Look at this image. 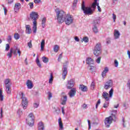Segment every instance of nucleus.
Here are the masks:
<instances>
[{
    "label": "nucleus",
    "instance_id": "nucleus-1",
    "mask_svg": "<svg viewBox=\"0 0 130 130\" xmlns=\"http://www.w3.org/2000/svg\"><path fill=\"white\" fill-rule=\"evenodd\" d=\"M98 1L94 0V3L90 7H85V2L84 1L82 2L81 9L83 11L85 15H93V13L95 12V10H96V6H98L99 12H101V8L99 6V3H97Z\"/></svg>",
    "mask_w": 130,
    "mask_h": 130
},
{
    "label": "nucleus",
    "instance_id": "nucleus-2",
    "mask_svg": "<svg viewBox=\"0 0 130 130\" xmlns=\"http://www.w3.org/2000/svg\"><path fill=\"white\" fill-rule=\"evenodd\" d=\"M55 12L58 23H59V24L63 23V22H64V18L67 16L66 12L62 10H59L58 9H56Z\"/></svg>",
    "mask_w": 130,
    "mask_h": 130
},
{
    "label": "nucleus",
    "instance_id": "nucleus-3",
    "mask_svg": "<svg viewBox=\"0 0 130 130\" xmlns=\"http://www.w3.org/2000/svg\"><path fill=\"white\" fill-rule=\"evenodd\" d=\"M19 96L21 99H22V105L23 109H26L27 108V106H28V100L27 98H25L24 93L22 92H19Z\"/></svg>",
    "mask_w": 130,
    "mask_h": 130
},
{
    "label": "nucleus",
    "instance_id": "nucleus-4",
    "mask_svg": "<svg viewBox=\"0 0 130 130\" xmlns=\"http://www.w3.org/2000/svg\"><path fill=\"white\" fill-rule=\"evenodd\" d=\"M101 47V44H100V43L96 44L93 50V54H94L95 56H99V55L101 54V52H102Z\"/></svg>",
    "mask_w": 130,
    "mask_h": 130
},
{
    "label": "nucleus",
    "instance_id": "nucleus-5",
    "mask_svg": "<svg viewBox=\"0 0 130 130\" xmlns=\"http://www.w3.org/2000/svg\"><path fill=\"white\" fill-rule=\"evenodd\" d=\"M34 115L33 113H30L26 119V123L29 126H33L34 125Z\"/></svg>",
    "mask_w": 130,
    "mask_h": 130
},
{
    "label": "nucleus",
    "instance_id": "nucleus-6",
    "mask_svg": "<svg viewBox=\"0 0 130 130\" xmlns=\"http://www.w3.org/2000/svg\"><path fill=\"white\" fill-rule=\"evenodd\" d=\"M10 82L11 80L10 79H6L4 81L6 91L7 92V94H11V87H12V84L10 83Z\"/></svg>",
    "mask_w": 130,
    "mask_h": 130
},
{
    "label": "nucleus",
    "instance_id": "nucleus-7",
    "mask_svg": "<svg viewBox=\"0 0 130 130\" xmlns=\"http://www.w3.org/2000/svg\"><path fill=\"white\" fill-rule=\"evenodd\" d=\"M64 22L66 25H71L74 23V17L70 14H67L65 17Z\"/></svg>",
    "mask_w": 130,
    "mask_h": 130
},
{
    "label": "nucleus",
    "instance_id": "nucleus-8",
    "mask_svg": "<svg viewBox=\"0 0 130 130\" xmlns=\"http://www.w3.org/2000/svg\"><path fill=\"white\" fill-rule=\"evenodd\" d=\"M68 64H69V62H67L66 65H63L62 69V79L63 80H66V77L68 75Z\"/></svg>",
    "mask_w": 130,
    "mask_h": 130
},
{
    "label": "nucleus",
    "instance_id": "nucleus-9",
    "mask_svg": "<svg viewBox=\"0 0 130 130\" xmlns=\"http://www.w3.org/2000/svg\"><path fill=\"white\" fill-rule=\"evenodd\" d=\"M112 120H113V118H112V116H109V117L105 118V124L106 125V127H109V126H110V124L112 123Z\"/></svg>",
    "mask_w": 130,
    "mask_h": 130
},
{
    "label": "nucleus",
    "instance_id": "nucleus-10",
    "mask_svg": "<svg viewBox=\"0 0 130 130\" xmlns=\"http://www.w3.org/2000/svg\"><path fill=\"white\" fill-rule=\"evenodd\" d=\"M75 86V79H72L68 81V84L67 85V89H73V87Z\"/></svg>",
    "mask_w": 130,
    "mask_h": 130
},
{
    "label": "nucleus",
    "instance_id": "nucleus-11",
    "mask_svg": "<svg viewBox=\"0 0 130 130\" xmlns=\"http://www.w3.org/2000/svg\"><path fill=\"white\" fill-rule=\"evenodd\" d=\"M38 13L36 12H32L30 14V17L33 20V22H36V20H38Z\"/></svg>",
    "mask_w": 130,
    "mask_h": 130
},
{
    "label": "nucleus",
    "instance_id": "nucleus-12",
    "mask_svg": "<svg viewBox=\"0 0 130 130\" xmlns=\"http://www.w3.org/2000/svg\"><path fill=\"white\" fill-rule=\"evenodd\" d=\"M113 85V82L112 80H108L106 82V84L104 85V88L106 90H108L109 88H111Z\"/></svg>",
    "mask_w": 130,
    "mask_h": 130
},
{
    "label": "nucleus",
    "instance_id": "nucleus-13",
    "mask_svg": "<svg viewBox=\"0 0 130 130\" xmlns=\"http://www.w3.org/2000/svg\"><path fill=\"white\" fill-rule=\"evenodd\" d=\"M76 93H77V89L76 88H71L70 92L68 93V95H69L70 98H72L73 97H74V96H75Z\"/></svg>",
    "mask_w": 130,
    "mask_h": 130
},
{
    "label": "nucleus",
    "instance_id": "nucleus-14",
    "mask_svg": "<svg viewBox=\"0 0 130 130\" xmlns=\"http://www.w3.org/2000/svg\"><path fill=\"white\" fill-rule=\"evenodd\" d=\"M21 7V3H16L14 8V11L15 12V13H18V12L20 11Z\"/></svg>",
    "mask_w": 130,
    "mask_h": 130
},
{
    "label": "nucleus",
    "instance_id": "nucleus-15",
    "mask_svg": "<svg viewBox=\"0 0 130 130\" xmlns=\"http://www.w3.org/2000/svg\"><path fill=\"white\" fill-rule=\"evenodd\" d=\"M109 72V69L108 68V67H105L104 68V71L102 73V77L104 78L105 77H106V74Z\"/></svg>",
    "mask_w": 130,
    "mask_h": 130
},
{
    "label": "nucleus",
    "instance_id": "nucleus-16",
    "mask_svg": "<svg viewBox=\"0 0 130 130\" xmlns=\"http://www.w3.org/2000/svg\"><path fill=\"white\" fill-rule=\"evenodd\" d=\"M119 36H120V33L119 31L115 29L114 30V37L115 39H118L119 38Z\"/></svg>",
    "mask_w": 130,
    "mask_h": 130
},
{
    "label": "nucleus",
    "instance_id": "nucleus-17",
    "mask_svg": "<svg viewBox=\"0 0 130 130\" xmlns=\"http://www.w3.org/2000/svg\"><path fill=\"white\" fill-rule=\"evenodd\" d=\"M26 30L25 32L27 34H31L32 32V29H31V26L30 25H25Z\"/></svg>",
    "mask_w": 130,
    "mask_h": 130
},
{
    "label": "nucleus",
    "instance_id": "nucleus-18",
    "mask_svg": "<svg viewBox=\"0 0 130 130\" xmlns=\"http://www.w3.org/2000/svg\"><path fill=\"white\" fill-rule=\"evenodd\" d=\"M38 130H44V123L42 121L39 122L38 124Z\"/></svg>",
    "mask_w": 130,
    "mask_h": 130
},
{
    "label": "nucleus",
    "instance_id": "nucleus-19",
    "mask_svg": "<svg viewBox=\"0 0 130 130\" xmlns=\"http://www.w3.org/2000/svg\"><path fill=\"white\" fill-rule=\"evenodd\" d=\"M58 125L59 129V130H63V124H62V121H61V118H59L58 120Z\"/></svg>",
    "mask_w": 130,
    "mask_h": 130
},
{
    "label": "nucleus",
    "instance_id": "nucleus-20",
    "mask_svg": "<svg viewBox=\"0 0 130 130\" xmlns=\"http://www.w3.org/2000/svg\"><path fill=\"white\" fill-rule=\"evenodd\" d=\"M32 31L35 34H36V32L37 31V21H33Z\"/></svg>",
    "mask_w": 130,
    "mask_h": 130
},
{
    "label": "nucleus",
    "instance_id": "nucleus-21",
    "mask_svg": "<svg viewBox=\"0 0 130 130\" xmlns=\"http://www.w3.org/2000/svg\"><path fill=\"white\" fill-rule=\"evenodd\" d=\"M61 104L62 105H66L67 104V101H68V96L67 95H63V98L61 99Z\"/></svg>",
    "mask_w": 130,
    "mask_h": 130
},
{
    "label": "nucleus",
    "instance_id": "nucleus-22",
    "mask_svg": "<svg viewBox=\"0 0 130 130\" xmlns=\"http://www.w3.org/2000/svg\"><path fill=\"white\" fill-rule=\"evenodd\" d=\"M102 96L106 101H109V98H108V96H109V94L108 93L104 91L103 92Z\"/></svg>",
    "mask_w": 130,
    "mask_h": 130
},
{
    "label": "nucleus",
    "instance_id": "nucleus-23",
    "mask_svg": "<svg viewBox=\"0 0 130 130\" xmlns=\"http://www.w3.org/2000/svg\"><path fill=\"white\" fill-rule=\"evenodd\" d=\"M100 22V17H98L95 19H94L93 21L92 25L93 26H97V25L99 24Z\"/></svg>",
    "mask_w": 130,
    "mask_h": 130
},
{
    "label": "nucleus",
    "instance_id": "nucleus-24",
    "mask_svg": "<svg viewBox=\"0 0 130 130\" xmlns=\"http://www.w3.org/2000/svg\"><path fill=\"white\" fill-rule=\"evenodd\" d=\"M26 86H27L28 89H32L33 88V83L30 80H27L26 82Z\"/></svg>",
    "mask_w": 130,
    "mask_h": 130
},
{
    "label": "nucleus",
    "instance_id": "nucleus-25",
    "mask_svg": "<svg viewBox=\"0 0 130 130\" xmlns=\"http://www.w3.org/2000/svg\"><path fill=\"white\" fill-rule=\"evenodd\" d=\"M86 63L87 64H93L94 63V60L91 58L88 57L86 58Z\"/></svg>",
    "mask_w": 130,
    "mask_h": 130
},
{
    "label": "nucleus",
    "instance_id": "nucleus-26",
    "mask_svg": "<svg viewBox=\"0 0 130 130\" xmlns=\"http://www.w3.org/2000/svg\"><path fill=\"white\" fill-rule=\"evenodd\" d=\"M80 90H81L82 92H86L87 91V86L82 84L79 86Z\"/></svg>",
    "mask_w": 130,
    "mask_h": 130
},
{
    "label": "nucleus",
    "instance_id": "nucleus-27",
    "mask_svg": "<svg viewBox=\"0 0 130 130\" xmlns=\"http://www.w3.org/2000/svg\"><path fill=\"white\" fill-rule=\"evenodd\" d=\"M36 62L38 67H39V68L42 67L41 63H40V60H39V58L38 57V56L37 57Z\"/></svg>",
    "mask_w": 130,
    "mask_h": 130
},
{
    "label": "nucleus",
    "instance_id": "nucleus-28",
    "mask_svg": "<svg viewBox=\"0 0 130 130\" xmlns=\"http://www.w3.org/2000/svg\"><path fill=\"white\" fill-rule=\"evenodd\" d=\"M45 45V40H42L41 43V50L44 49V46Z\"/></svg>",
    "mask_w": 130,
    "mask_h": 130
},
{
    "label": "nucleus",
    "instance_id": "nucleus-29",
    "mask_svg": "<svg viewBox=\"0 0 130 130\" xmlns=\"http://www.w3.org/2000/svg\"><path fill=\"white\" fill-rule=\"evenodd\" d=\"M46 23V17H44L42 20V26L43 28L45 27V23Z\"/></svg>",
    "mask_w": 130,
    "mask_h": 130
},
{
    "label": "nucleus",
    "instance_id": "nucleus-30",
    "mask_svg": "<svg viewBox=\"0 0 130 130\" xmlns=\"http://www.w3.org/2000/svg\"><path fill=\"white\" fill-rule=\"evenodd\" d=\"M13 55V48L10 49V52L8 53L7 56H8L9 58H11Z\"/></svg>",
    "mask_w": 130,
    "mask_h": 130
},
{
    "label": "nucleus",
    "instance_id": "nucleus-31",
    "mask_svg": "<svg viewBox=\"0 0 130 130\" xmlns=\"http://www.w3.org/2000/svg\"><path fill=\"white\" fill-rule=\"evenodd\" d=\"M42 60H43V62H44V63H47V62H48V61H49V59H48V58H47L45 56H43L42 57Z\"/></svg>",
    "mask_w": 130,
    "mask_h": 130
},
{
    "label": "nucleus",
    "instance_id": "nucleus-32",
    "mask_svg": "<svg viewBox=\"0 0 130 130\" xmlns=\"http://www.w3.org/2000/svg\"><path fill=\"white\" fill-rule=\"evenodd\" d=\"M53 81V75L52 73L50 74V78L49 79V84H52V82Z\"/></svg>",
    "mask_w": 130,
    "mask_h": 130
},
{
    "label": "nucleus",
    "instance_id": "nucleus-33",
    "mask_svg": "<svg viewBox=\"0 0 130 130\" xmlns=\"http://www.w3.org/2000/svg\"><path fill=\"white\" fill-rule=\"evenodd\" d=\"M0 101H4V95H3V90L0 89Z\"/></svg>",
    "mask_w": 130,
    "mask_h": 130
},
{
    "label": "nucleus",
    "instance_id": "nucleus-34",
    "mask_svg": "<svg viewBox=\"0 0 130 130\" xmlns=\"http://www.w3.org/2000/svg\"><path fill=\"white\" fill-rule=\"evenodd\" d=\"M92 30L94 33H98V32H99V30H98V28H97V26H93L92 27Z\"/></svg>",
    "mask_w": 130,
    "mask_h": 130
},
{
    "label": "nucleus",
    "instance_id": "nucleus-35",
    "mask_svg": "<svg viewBox=\"0 0 130 130\" xmlns=\"http://www.w3.org/2000/svg\"><path fill=\"white\" fill-rule=\"evenodd\" d=\"M83 41L87 43V42H89V38L87 37H85L83 38L82 42H83Z\"/></svg>",
    "mask_w": 130,
    "mask_h": 130
},
{
    "label": "nucleus",
    "instance_id": "nucleus-36",
    "mask_svg": "<svg viewBox=\"0 0 130 130\" xmlns=\"http://www.w3.org/2000/svg\"><path fill=\"white\" fill-rule=\"evenodd\" d=\"M109 97L110 98H112V96L113 95V89L111 88L109 91Z\"/></svg>",
    "mask_w": 130,
    "mask_h": 130
},
{
    "label": "nucleus",
    "instance_id": "nucleus-37",
    "mask_svg": "<svg viewBox=\"0 0 130 130\" xmlns=\"http://www.w3.org/2000/svg\"><path fill=\"white\" fill-rule=\"evenodd\" d=\"M14 38L16 40H18V39H20V35L18 33H16L14 35Z\"/></svg>",
    "mask_w": 130,
    "mask_h": 130
},
{
    "label": "nucleus",
    "instance_id": "nucleus-38",
    "mask_svg": "<svg viewBox=\"0 0 130 130\" xmlns=\"http://www.w3.org/2000/svg\"><path fill=\"white\" fill-rule=\"evenodd\" d=\"M53 50L54 52H57L58 51V46L57 45L54 46Z\"/></svg>",
    "mask_w": 130,
    "mask_h": 130
},
{
    "label": "nucleus",
    "instance_id": "nucleus-39",
    "mask_svg": "<svg viewBox=\"0 0 130 130\" xmlns=\"http://www.w3.org/2000/svg\"><path fill=\"white\" fill-rule=\"evenodd\" d=\"M108 105H109V102L107 101L104 104V108H107L108 107Z\"/></svg>",
    "mask_w": 130,
    "mask_h": 130
},
{
    "label": "nucleus",
    "instance_id": "nucleus-40",
    "mask_svg": "<svg viewBox=\"0 0 130 130\" xmlns=\"http://www.w3.org/2000/svg\"><path fill=\"white\" fill-rule=\"evenodd\" d=\"M17 114L18 115H19V116H21V115H22V114H23V112L22 111V110H21V109H19L17 111Z\"/></svg>",
    "mask_w": 130,
    "mask_h": 130
},
{
    "label": "nucleus",
    "instance_id": "nucleus-41",
    "mask_svg": "<svg viewBox=\"0 0 130 130\" xmlns=\"http://www.w3.org/2000/svg\"><path fill=\"white\" fill-rule=\"evenodd\" d=\"M17 50H18V48H17L14 50V49H13V53L15 56L18 55V54L17 53Z\"/></svg>",
    "mask_w": 130,
    "mask_h": 130
},
{
    "label": "nucleus",
    "instance_id": "nucleus-42",
    "mask_svg": "<svg viewBox=\"0 0 130 130\" xmlns=\"http://www.w3.org/2000/svg\"><path fill=\"white\" fill-rule=\"evenodd\" d=\"M6 51H9V50H10V44H7L6 45V49H5Z\"/></svg>",
    "mask_w": 130,
    "mask_h": 130
},
{
    "label": "nucleus",
    "instance_id": "nucleus-43",
    "mask_svg": "<svg viewBox=\"0 0 130 130\" xmlns=\"http://www.w3.org/2000/svg\"><path fill=\"white\" fill-rule=\"evenodd\" d=\"M27 45L29 48H32V40H30L28 43Z\"/></svg>",
    "mask_w": 130,
    "mask_h": 130
},
{
    "label": "nucleus",
    "instance_id": "nucleus-44",
    "mask_svg": "<svg viewBox=\"0 0 130 130\" xmlns=\"http://www.w3.org/2000/svg\"><path fill=\"white\" fill-rule=\"evenodd\" d=\"M97 63H100V61H101V57H99L95 60Z\"/></svg>",
    "mask_w": 130,
    "mask_h": 130
},
{
    "label": "nucleus",
    "instance_id": "nucleus-45",
    "mask_svg": "<svg viewBox=\"0 0 130 130\" xmlns=\"http://www.w3.org/2000/svg\"><path fill=\"white\" fill-rule=\"evenodd\" d=\"M29 6V8L30 9H33V7H34V4L33 3H29L28 4Z\"/></svg>",
    "mask_w": 130,
    "mask_h": 130
},
{
    "label": "nucleus",
    "instance_id": "nucleus-46",
    "mask_svg": "<svg viewBox=\"0 0 130 130\" xmlns=\"http://www.w3.org/2000/svg\"><path fill=\"white\" fill-rule=\"evenodd\" d=\"M94 88H95V83L94 82H92V83L91 84V90H94Z\"/></svg>",
    "mask_w": 130,
    "mask_h": 130
},
{
    "label": "nucleus",
    "instance_id": "nucleus-47",
    "mask_svg": "<svg viewBox=\"0 0 130 130\" xmlns=\"http://www.w3.org/2000/svg\"><path fill=\"white\" fill-rule=\"evenodd\" d=\"M3 7L4 10L5 15H7V12H8V10H7V8L6 7H5V6L3 5Z\"/></svg>",
    "mask_w": 130,
    "mask_h": 130
},
{
    "label": "nucleus",
    "instance_id": "nucleus-48",
    "mask_svg": "<svg viewBox=\"0 0 130 130\" xmlns=\"http://www.w3.org/2000/svg\"><path fill=\"white\" fill-rule=\"evenodd\" d=\"M48 99L49 100H50V99L52 98V93L51 92H48Z\"/></svg>",
    "mask_w": 130,
    "mask_h": 130
},
{
    "label": "nucleus",
    "instance_id": "nucleus-49",
    "mask_svg": "<svg viewBox=\"0 0 130 130\" xmlns=\"http://www.w3.org/2000/svg\"><path fill=\"white\" fill-rule=\"evenodd\" d=\"M78 4V0H74L73 2V7H76Z\"/></svg>",
    "mask_w": 130,
    "mask_h": 130
},
{
    "label": "nucleus",
    "instance_id": "nucleus-50",
    "mask_svg": "<svg viewBox=\"0 0 130 130\" xmlns=\"http://www.w3.org/2000/svg\"><path fill=\"white\" fill-rule=\"evenodd\" d=\"M112 16H113V20L114 22H115V20H116V15L114 14V13H113Z\"/></svg>",
    "mask_w": 130,
    "mask_h": 130
},
{
    "label": "nucleus",
    "instance_id": "nucleus-51",
    "mask_svg": "<svg viewBox=\"0 0 130 130\" xmlns=\"http://www.w3.org/2000/svg\"><path fill=\"white\" fill-rule=\"evenodd\" d=\"M114 63H115V66L116 67V68H117L118 67V61H117V60H114Z\"/></svg>",
    "mask_w": 130,
    "mask_h": 130
},
{
    "label": "nucleus",
    "instance_id": "nucleus-52",
    "mask_svg": "<svg viewBox=\"0 0 130 130\" xmlns=\"http://www.w3.org/2000/svg\"><path fill=\"white\" fill-rule=\"evenodd\" d=\"M88 69H89L90 71H91V72H93V71H94V69H95V67L93 66H89L88 67Z\"/></svg>",
    "mask_w": 130,
    "mask_h": 130
},
{
    "label": "nucleus",
    "instance_id": "nucleus-53",
    "mask_svg": "<svg viewBox=\"0 0 130 130\" xmlns=\"http://www.w3.org/2000/svg\"><path fill=\"white\" fill-rule=\"evenodd\" d=\"M35 4H38L41 3V0H34Z\"/></svg>",
    "mask_w": 130,
    "mask_h": 130
},
{
    "label": "nucleus",
    "instance_id": "nucleus-54",
    "mask_svg": "<svg viewBox=\"0 0 130 130\" xmlns=\"http://www.w3.org/2000/svg\"><path fill=\"white\" fill-rule=\"evenodd\" d=\"M7 40L8 42H11V41H12V36H9L7 38Z\"/></svg>",
    "mask_w": 130,
    "mask_h": 130
},
{
    "label": "nucleus",
    "instance_id": "nucleus-55",
    "mask_svg": "<svg viewBox=\"0 0 130 130\" xmlns=\"http://www.w3.org/2000/svg\"><path fill=\"white\" fill-rule=\"evenodd\" d=\"M62 58V53H61L59 55V57L58 58V61H60V59L61 58Z\"/></svg>",
    "mask_w": 130,
    "mask_h": 130
},
{
    "label": "nucleus",
    "instance_id": "nucleus-56",
    "mask_svg": "<svg viewBox=\"0 0 130 130\" xmlns=\"http://www.w3.org/2000/svg\"><path fill=\"white\" fill-rule=\"evenodd\" d=\"M38 106H39V104H37V103H35L34 104V108H38Z\"/></svg>",
    "mask_w": 130,
    "mask_h": 130
},
{
    "label": "nucleus",
    "instance_id": "nucleus-57",
    "mask_svg": "<svg viewBox=\"0 0 130 130\" xmlns=\"http://www.w3.org/2000/svg\"><path fill=\"white\" fill-rule=\"evenodd\" d=\"M82 108L83 109H87V105L83 104V106H82Z\"/></svg>",
    "mask_w": 130,
    "mask_h": 130
},
{
    "label": "nucleus",
    "instance_id": "nucleus-58",
    "mask_svg": "<svg viewBox=\"0 0 130 130\" xmlns=\"http://www.w3.org/2000/svg\"><path fill=\"white\" fill-rule=\"evenodd\" d=\"M75 40H76L77 42H79V41H80V39H79L78 37H75Z\"/></svg>",
    "mask_w": 130,
    "mask_h": 130
},
{
    "label": "nucleus",
    "instance_id": "nucleus-59",
    "mask_svg": "<svg viewBox=\"0 0 130 130\" xmlns=\"http://www.w3.org/2000/svg\"><path fill=\"white\" fill-rule=\"evenodd\" d=\"M61 110H62V114H63V115H64V114H65V112H64V107H62V108H61Z\"/></svg>",
    "mask_w": 130,
    "mask_h": 130
},
{
    "label": "nucleus",
    "instance_id": "nucleus-60",
    "mask_svg": "<svg viewBox=\"0 0 130 130\" xmlns=\"http://www.w3.org/2000/svg\"><path fill=\"white\" fill-rule=\"evenodd\" d=\"M110 116H112V117L113 118H113H114V119H115V118H116V116H115V114H112V115Z\"/></svg>",
    "mask_w": 130,
    "mask_h": 130
},
{
    "label": "nucleus",
    "instance_id": "nucleus-61",
    "mask_svg": "<svg viewBox=\"0 0 130 130\" xmlns=\"http://www.w3.org/2000/svg\"><path fill=\"white\" fill-rule=\"evenodd\" d=\"M17 53H18L19 56L21 55V51H20V49H17Z\"/></svg>",
    "mask_w": 130,
    "mask_h": 130
},
{
    "label": "nucleus",
    "instance_id": "nucleus-62",
    "mask_svg": "<svg viewBox=\"0 0 130 130\" xmlns=\"http://www.w3.org/2000/svg\"><path fill=\"white\" fill-rule=\"evenodd\" d=\"M127 54L128 55V58L130 59V51H129V50H128V51H127Z\"/></svg>",
    "mask_w": 130,
    "mask_h": 130
},
{
    "label": "nucleus",
    "instance_id": "nucleus-63",
    "mask_svg": "<svg viewBox=\"0 0 130 130\" xmlns=\"http://www.w3.org/2000/svg\"><path fill=\"white\" fill-rule=\"evenodd\" d=\"M8 4H12L13 2H14V0H8Z\"/></svg>",
    "mask_w": 130,
    "mask_h": 130
},
{
    "label": "nucleus",
    "instance_id": "nucleus-64",
    "mask_svg": "<svg viewBox=\"0 0 130 130\" xmlns=\"http://www.w3.org/2000/svg\"><path fill=\"white\" fill-rule=\"evenodd\" d=\"M123 121V127H125V125L124 124V118L122 119Z\"/></svg>",
    "mask_w": 130,
    "mask_h": 130
}]
</instances>
